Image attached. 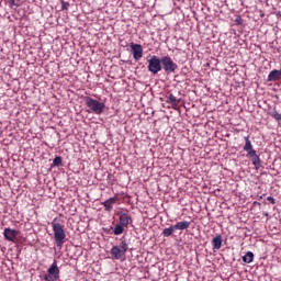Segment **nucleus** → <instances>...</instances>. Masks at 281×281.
I'll use <instances>...</instances> for the list:
<instances>
[{
	"mask_svg": "<svg viewBox=\"0 0 281 281\" xmlns=\"http://www.w3.org/2000/svg\"><path fill=\"white\" fill-rule=\"evenodd\" d=\"M245 145L244 150L247 153V157H250L252 161V166H255V170H260L262 167V161H260V156L256 154V149H254V145L251 144V140L249 139V136H245Z\"/></svg>",
	"mask_w": 281,
	"mask_h": 281,
	"instance_id": "1",
	"label": "nucleus"
},
{
	"mask_svg": "<svg viewBox=\"0 0 281 281\" xmlns=\"http://www.w3.org/2000/svg\"><path fill=\"white\" fill-rule=\"evenodd\" d=\"M52 226L56 247L63 249V246L65 245V240L67 238V234H65V226L60 223H52Z\"/></svg>",
	"mask_w": 281,
	"mask_h": 281,
	"instance_id": "2",
	"label": "nucleus"
},
{
	"mask_svg": "<svg viewBox=\"0 0 281 281\" xmlns=\"http://www.w3.org/2000/svg\"><path fill=\"white\" fill-rule=\"evenodd\" d=\"M86 106H88V113H94V115H102L104 113L105 104L91 97L85 98Z\"/></svg>",
	"mask_w": 281,
	"mask_h": 281,
	"instance_id": "3",
	"label": "nucleus"
},
{
	"mask_svg": "<svg viewBox=\"0 0 281 281\" xmlns=\"http://www.w3.org/2000/svg\"><path fill=\"white\" fill-rule=\"evenodd\" d=\"M128 251V243L126 241V237L121 238V243L119 246H113L110 250V254L114 260H122L126 252Z\"/></svg>",
	"mask_w": 281,
	"mask_h": 281,
	"instance_id": "4",
	"label": "nucleus"
},
{
	"mask_svg": "<svg viewBox=\"0 0 281 281\" xmlns=\"http://www.w3.org/2000/svg\"><path fill=\"white\" fill-rule=\"evenodd\" d=\"M178 69L179 65L172 60L171 56L166 55L161 57V70H164L167 76L177 74Z\"/></svg>",
	"mask_w": 281,
	"mask_h": 281,
	"instance_id": "5",
	"label": "nucleus"
},
{
	"mask_svg": "<svg viewBox=\"0 0 281 281\" xmlns=\"http://www.w3.org/2000/svg\"><path fill=\"white\" fill-rule=\"evenodd\" d=\"M60 279V269L56 260L47 269V274L44 276L45 281H57Z\"/></svg>",
	"mask_w": 281,
	"mask_h": 281,
	"instance_id": "6",
	"label": "nucleus"
},
{
	"mask_svg": "<svg viewBox=\"0 0 281 281\" xmlns=\"http://www.w3.org/2000/svg\"><path fill=\"white\" fill-rule=\"evenodd\" d=\"M147 69L154 76H157V74L161 71V58H159V56L153 55L149 59H147Z\"/></svg>",
	"mask_w": 281,
	"mask_h": 281,
	"instance_id": "7",
	"label": "nucleus"
},
{
	"mask_svg": "<svg viewBox=\"0 0 281 281\" xmlns=\"http://www.w3.org/2000/svg\"><path fill=\"white\" fill-rule=\"evenodd\" d=\"M134 60H140L144 56V48L140 44L131 43L130 45Z\"/></svg>",
	"mask_w": 281,
	"mask_h": 281,
	"instance_id": "8",
	"label": "nucleus"
},
{
	"mask_svg": "<svg viewBox=\"0 0 281 281\" xmlns=\"http://www.w3.org/2000/svg\"><path fill=\"white\" fill-rule=\"evenodd\" d=\"M3 236L5 240H9V243H15L16 236H19V231L12 228H4Z\"/></svg>",
	"mask_w": 281,
	"mask_h": 281,
	"instance_id": "9",
	"label": "nucleus"
},
{
	"mask_svg": "<svg viewBox=\"0 0 281 281\" xmlns=\"http://www.w3.org/2000/svg\"><path fill=\"white\" fill-rule=\"evenodd\" d=\"M212 246H213V251H218V249H221V247H223V236L216 235L212 239Z\"/></svg>",
	"mask_w": 281,
	"mask_h": 281,
	"instance_id": "10",
	"label": "nucleus"
},
{
	"mask_svg": "<svg viewBox=\"0 0 281 281\" xmlns=\"http://www.w3.org/2000/svg\"><path fill=\"white\" fill-rule=\"evenodd\" d=\"M117 203V198H110L106 201L102 202V205L105 212H111L113 210V205Z\"/></svg>",
	"mask_w": 281,
	"mask_h": 281,
	"instance_id": "11",
	"label": "nucleus"
},
{
	"mask_svg": "<svg viewBox=\"0 0 281 281\" xmlns=\"http://www.w3.org/2000/svg\"><path fill=\"white\" fill-rule=\"evenodd\" d=\"M120 225L123 227H128V223L131 222V216L127 213L121 212L119 213Z\"/></svg>",
	"mask_w": 281,
	"mask_h": 281,
	"instance_id": "12",
	"label": "nucleus"
},
{
	"mask_svg": "<svg viewBox=\"0 0 281 281\" xmlns=\"http://www.w3.org/2000/svg\"><path fill=\"white\" fill-rule=\"evenodd\" d=\"M281 70L274 69L268 75V82H276V80H280Z\"/></svg>",
	"mask_w": 281,
	"mask_h": 281,
	"instance_id": "13",
	"label": "nucleus"
},
{
	"mask_svg": "<svg viewBox=\"0 0 281 281\" xmlns=\"http://www.w3.org/2000/svg\"><path fill=\"white\" fill-rule=\"evenodd\" d=\"M173 227L180 231L188 229L190 227V222L188 221L178 222L173 225Z\"/></svg>",
	"mask_w": 281,
	"mask_h": 281,
	"instance_id": "14",
	"label": "nucleus"
},
{
	"mask_svg": "<svg viewBox=\"0 0 281 281\" xmlns=\"http://www.w3.org/2000/svg\"><path fill=\"white\" fill-rule=\"evenodd\" d=\"M177 231V228H175V225H171L168 228H164L162 231V236L164 238H168L170 237L171 234H175V232Z\"/></svg>",
	"mask_w": 281,
	"mask_h": 281,
	"instance_id": "15",
	"label": "nucleus"
},
{
	"mask_svg": "<svg viewBox=\"0 0 281 281\" xmlns=\"http://www.w3.org/2000/svg\"><path fill=\"white\" fill-rule=\"evenodd\" d=\"M243 262H246V265H251V261L254 260V254L251 251H247L246 255L241 257Z\"/></svg>",
	"mask_w": 281,
	"mask_h": 281,
	"instance_id": "16",
	"label": "nucleus"
},
{
	"mask_svg": "<svg viewBox=\"0 0 281 281\" xmlns=\"http://www.w3.org/2000/svg\"><path fill=\"white\" fill-rule=\"evenodd\" d=\"M167 102L168 104H171L172 106H177V104H179V101L177 100V97H175V94L170 93L167 97Z\"/></svg>",
	"mask_w": 281,
	"mask_h": 281,
	"instance_id": "17",
	"label": "nucleus"
},
{
	"mask_svg": "<svg viewBox=\"0 0 281 281\" xmlns=\"http://www.w3.org/2000/svg\"><path fill=\"white\" fill-rule=\"evenodd\" d=\"M124 227H126V226H123L122 224H116V225L114 226L113 234H114L115 236H120L121 234H124Z\"/></svg>",
	"mask_w": 281,
	"mask_h": 281,
	"instance_id": "18",
	"label": "nucleus"
},
{
	"mask_svg": "<svg viewBox=\"0 0 281 281\" xmlns=\"http://www.w3.org/2000/svg\"><path fill=\"white\" fill-rule=\"evenodd\" d=\"M60 166H63V157L56 156L53 160L52 168H58Z\"/></svg>",
	"mask_w": 281,
	"mask_h": 281,
	"instance_id": "19",
	"label": "nucleus"
},
{
	"mask_svg": "<svg viewBox=\"0 0 281 281\" xmlns=\"http://www.w3.org/2000/svg\"><path fill=\"white\" fill-rule=\"evenodd\" d=\"M10 8H19V3H21V0H7Z\"/></svg>",
	"mask_w": 281,
	"mask_h": 281,
	"instance_id": "20",
	"label": "nucleus"
},
{
	"mask_svg": "<svg viewBox=\"0 0 281 281\" xmlns=\"http://www.w3.org/2000/svg\"><path fill=\"white\" fill-rule=\"evenodd\" d=\"M272 117L277 121V122H280V120H281V114L280 113H278V111H273L272 112Z\"/></svg>",
	"mask_w": 281,
	"mask_h": 281,
	"instance_id": "21",
	"label": "nucleus"
},
{
	"mask_svg": "<svg viewBox=\"0 0 281 281\" xmlns=\"http://www.w3.org/2000/svg\"><path fill=\"white\" fill-rule=\"evenodd\" d=\"M60 3L61 10H69V2H65V0H61Z\"/></svg>",
	"mask_w": 281,
	"mask_h": 281,
	"instance_id": "22",
	"label": "nucleus"
},
{
	"mask_svg": "<svg viewBox=\"0 0 281 281\" xmlns=\"http://www.w3.org/2000/svg\"><path fill=\"white\" fill-rule=\"evenodd\" d=\"M267 201H269V203H271L272 205H276V199H273V196L269 195L267 198Z\"/></svg>",
	"mask_w": 281,
	"mask_h": 281,
	"instance_id": "23",
	"label": "nucleus"
},
{
	"mask_svg": "<svg viewBox=\"0 0 281 281\" xmlns=\"http://www.w3.org/2000/svg\"><path fill=\"white\" fill-rule=\"evenodd\" d=\"M241 20L240 19H236V23L238 24V25H240V22Z\"/></svg>",
	"mask_w": 281,
	"mask_h": 281,
	"instance_id": "24",
	"label": "nucleus"
}]
</instances>
